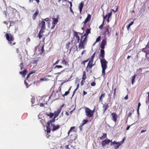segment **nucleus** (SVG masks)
<instances>
[{
    "instance_id": "f257e3e1",
    "label": "nucleus",
    "mask_w": 149,
    "mask_h": 149,
    "mask_svg": "<svg viewBox=\"0 0 149 149\" xmlns=\"http://www.w3.org/2000/svg\"><path fill=\"white\" fill-rule=\"evenodd\" d=\"M88 34L86 33L84 34L83 36L81 37L80 42H79L80 37L77 35H76L77 38L78 42H79V48L80 49L84 48V46L86 45L87 42V36Z\"/></svg>"
},
{
    "instance_id": "f03ea898",
    "label": "nucleus",
    "mask_w": 149,
    "mask_h": 149,
    "mask_svg": "<svg viewBox=\"0 0 149 149\" xmlns=\"http://www.w3.org/2000/svg\"><path fill=\"white\" fill-rule=\"evenodd\" d=\"M100 62L101 63V66L102 68V74L104 76L105 74V70L107 68V64L108 62L104 58H101Z\"/></svg>"
},
{
    "instance_id": "7ed1b4c3",
    "label": "nucleus",
    "mask_w": 149,
    "mask_h": 149,
    "mask_svg": "<svg viewBox=\"0 0 149 149\" xmlns=\"http://www.w3.org/2000/svg\"><path fill=\"white\" fill-rule=\"evenodd\" d=\"M122 143L123 142H121V141L116 142L115 141H114L113 142L111 141V143L110 145L111 146L113 145L114 149H117Z\"/></svg>"
},
{
    "instance_id": "20e7f679",
    "label": "nucleus",
    "mask_w": 149,
    "mask_h": 149,
    "mask_svg": "<svg viewBox=\"0 0 149 149\" xmlns=\"http://www.w3.org/2000/svg\"><path fill=\"white\" fill-rule=\"evenodd\" d=\"M108 27L110 28L109 26H108L104 27L102 30L103 33L105 37H108L109 36V32L108 29Z\"/></svg>"
},
{
    "instance_id": "39448f33",
    "label": "nucleus",
    "mask_w": 149,
    "mask_h": 149,
    "mask_svg": "<svg viewBox=\"0 0 149 149\" xmlns=\"http://www.w3.org/2000/svg\"><path fill=\"white\" fill-rule=\"evenodd\" d=\"M85 112L86 113V115L87 116H88L90 117H92L93 116V112L89 108L85 107Z\"/></svg>"
},
{
    "instance_id": "423d86ee",
    "label": "nucleus",
    "mask_w": 149,
    "mask_h": 149,
    "mask_svg": "<svg viewBox=\"0 0 149 149\" xmlns=\"http://www.w3.org/2000/svg\"><path fill=\"white\" fill-rule=\"evenodd\" d=\"M6 38L9 42L10 45H14L15 42L12 43V41H13V37L10 34L6 33Z\"/></svg>"
},
{
    "instance_id": "0eeeda50",
    "label": "nucleus",
    "mask_w": 149,
    "mask_h": 149,
    "mask_svg": "<svg viewBox=\"0 0 149 149\" xmlns=\"http://www.w3.org/2000/svg\"><path fill=\"white\" fill-rule=\"evenodd\" d=\"M111 141H112V140L106 139L105 140H103L102 141L101 144L102 146L103 147H104L106 146V144H108L110 142L111 143Z\"/></svg>"
},
{
    "instance_id": "6e6552de",
    "label": "nucleus",
    "mask_w": 149,
    "mask_h": 149,
    "mask_svg": "<svg viewBox=\"0 0 149 149\" xmlns=\"http://www.w3.org/2000/svg\"><path fill=\"white\" fill-rule=\"evenodd\" d=\"M52 19H53L52 22V26L51 28V29H53L54 28L56 24H57L58 22V19L53 18H52Z\"/></svg>"
},
{
    "instance_id": "1a4fd4ad",
    "label": "nucleus",
    "mask_w": 149,
    "mask_h": 149,
    "mask_svg": "<svg viewBox=\"0 0 149 149\" xmlns=\"http://www.w3.org/2000/svg\"><path fill=\"white\" fill-rule=\"evenodd\" d=\"M91 19V15L90 14H88L87 15V17L85 21L82 23V24H84V26L87 22L88 21L90 20Z\"/></svg>"
},
{
    "instance_id": "9d476101",
    "label": "nucleus",
    "mask_w": 149,
    "mask_h": 149,
    "mask_svg": "<svg viewBox=\"0 0 149 149\" xmlns=\"http://www.w3.org/2000/svg\"><path fill=\"white\" fill-rule=\"evenodd\" d=\"M111 115H112V120L115 122H116L117 120L118 116L115 113H111Z\"/></svg>"
},
{
    "instance_id": "9b49d317",
    "label": "nucleus",
    "mask_w": 149,
    "mask_h": 149,
    "mask_svg": "<svg viewBox=\"0 0 149 149\" xmlns=\"http://www.w3.org/2000/svg\"><path fill=\"white\" fill-rule=\"evenodd\" d=\"M40 25L41 26V30H44L45 29V23L44 21L41 22Z\"/></svg>"
},
{
    "instance_id": "f8f14e48",
    "label": "nucleus",
    "mask_w": 149,
    "mask_h": 149,
    "mask_svg": "<svg viewBox=\"0 0 149 149\" xmlns=\"http://www.w3.org/2000/svg\"><path fill=\"white\" fill-rule=\"evenodd\" d=\"M100 58H104V51L103 49H102L100 50Z\"/></svg>"
},
{
    "instance_id": "ddd939ff",
    "label": "nucleus",
    "mask_w": 149,
    "mask_h": 149,
    "mask_svg": "<svg viewBox=\"0 0 149 149\" xmlns=\"http://www.w3.org/2000/svg\"><path fill=\"white\" fill-rule=\"evenodd\" d=\"M106 44V41L105 40L103 39L101 42L100 45V47L101 48L103 49L104 48V46Z\"/></svg>"
},
{
    "instance_id": "4468645a",
    "label": "nucleus",
    "mask_w": 149,
    "mask_h": 149,
    "mask_svg": "<svg viewBox=\"0 0 149 149\" xmlns=\"http://www.w3.org/2000/svg\"><path fill=\"white\" fill-rule=\"evenodd\" d=\"M94 65V64H92V63H88V65L86 68V70L87 72L90 70V69Z\"/></svg>"
},
{
    "instance_id": "2eb2a0df",
    "label": "nucleus",
    "mask_w": 149,
    "mask_h": 149,
    "mask_svg": "<svg viewBox=\"0 0 149 149\" xmlns=\"http://www.w3.org/2000/svg\"><path fill=\"white\" fill-rule=\"evenodd\" d=\"M61 110V108H60L58 109L57 111L54 112V118H56L58 116L59 114L60 113Z\"/></svg>"
},
{
    "instance_id": "dca6fc26",
    "label": "nucleus",
    "mask_w": 149,
    "mask_h": 149,
    "mask_svg": "<svg viewBox=\"0 0 149 149\" xmlns=\"http://www.w3.org/2000/svg\"><path fill=\"white\" fill-rule=\"evenodd\" d=\"M51 125L53 127V131L56 130L58 129L59 127V126L58 125H55L54 124H51Z\"/></svg>"
},
{
    "instance_id": "f3484780",
    "label": "nucleus",
    "mask_w": 149,
    "mask_h": 149,
    "mask_svg": "<svg viewBox=\"0 0 149 149\" xmlns=\"http://www.w3.org/2000/svg\"><path fill=\"white\" fill-rule=\"evenodd\" d=\"M95 52L92 55V56H91V57L89 58V62L88 63H93V60L94 58L95 55Z\"/></svg>"
},
{
    "instance_id": "a211bd4d",
    "label": "nucleus",
    "mask_w": 149,
    "mask_h": 149,
    "mask_svg": "<svg viewBox=\"0 0 149 149\" xmlns=\"http://www.w3.org/2000/svg\"><path fill=\"white\" fill-rule=\"evenodd\" d=\"M84 6V3L83 2H81V3L79 4V9L80 12L81 13L83 8V7Z\"/></svg>"
},
{
    "instance_id": "6ab92c4d",
    "label": "nucleus",
    "mask_w": 149,
    "mask_h": 149,
    "mask_svg": "<svg viewBox=\"0 0 149 149\" xmlns=\"http://www.w3.org/2000/svg\"><path fill=\"white\" fill-rule=\"evenodd\" d=\"M44 30H41L40 31L39 33V38L40 39L43 35V33L44 32Z\"/></svg>"
},
{
    "instance_id": "aec40b11",
    "label": "nucleus",
    "mask_w": 149,
    "mask_h": 149,
    "mask_svg": "<svg viewBox=\"0 0 149 149\" xmlns=\"http://www.w3.org/2000/svg\"><path fill=\"white\" fill-rule=\"evenodd\" d=\"M105 93H103L100 96V97L99 99V101L102 102V99H103L105 96Z\"/></svg>"
},
{
    "instance_id": "412c9836",
    "label": "nucleus",
    "mask_w": 149,
    "mask_h": 149,
    "mask_svg": "<svg viewBox=\"0 0 149 149\" xmlns=\"http://www.w3.org/2000/svg\"><path fill=\"white\" fill-rule=\"evenodd\" d=\"M39 13V11L38 10H36V12L33 14V19H34L36 16H37V15Z\"/></svg>"
},
{
    "instance_id": "4be33fe9",
    "label": "nucleus",
    "mask_w": 149,
    "mask_h": 149,
    "mask_svg": "<svg viewBox=\"0 0 149 149\" xmlns=\"http://www.w3.org/2000/svg\"><path fill=\"white\" fill-rule=\"evenodd\" d=\"M26 69L24 70L23 71L20 72L19 73L22 74V76H24V77L25 75L26 74Z\"/></svg>"
},
{
    "instance_id": "5701e85b",
    "label": "nucleus",
    "mask_w": 149,
    "mask_h": 149,
    "mask_svg": "<svg viewBox=\"0 0 149 149\" xmlns=\"http://www.w3.org/2000/svg\"><path fill=\"white\" fill-rule=\"evenodd\" d=\"M106 18V17H103V20L102 24L99 27V28L100 29H102L103 27V24L104 22V20Z\"/></svg>"
},
{
    "instance_id": "b1692460",
    "label": "nucleus",
    "mask_w": 149,
    "mask_h": 149,
    "mask_svg": "<svg viewBox=\"0 0 149 149\" xmlns=\"http://www.w3.org/2000/svg\"><path fill=\"white\" fill-rule=\"evenodd\" d=\"M106 137L107 134L105 133H103V136L102 137H100V139L101 140H103Z\"/></svg>"
},
{
    "instance_id": "393cba45",
    "label": "nucleus",
    "mask_w": 149,
    "mask_h": 149,
    "mask_svg": "<svg viewBox=\"0 0 149 149\" xmlns=\"http://www.w3.org/2000/svg\"><path fill=\"white\" fill-rule=\"evenodd\" d=\"M86 78V74L85 71L83 72V75L82 77V79L83 80H85Z\"/></svg>"
},
{
    "instance_id": "a878e982",
    "label": "nucleus",
    "mask_w": 149,
    "mask_h": 149,
    "mask_svg": "<svg viewBox=\"0 0 149 149\" xmlns=\"http://www.w3.org/2000/svg\"><path fill=\"white\" fill-rule=\"evenodd\" d=\"M112 11H111L110 13H108V14H107L105 16H104L103 17H106V18L107 17H110L112 15Z\"/></svg>"
},
{
    "instance_id": "bb28decb",
    "label": "nucleus",
    "mask_w": 149,
    "mask_h": 149,
    "mask_svg": "<svg viewBox=\"0 0 149 149\" xmlns=\"http://www.w3.org/2000/svg\"><path fill=\"white\" fill-rule=\"evenodd\" d=\"M136 75H134L132 77V83L133 85L134 84V80L136 77Z\"/></svg>"
},
{
    "instance_id": "cd10ccee",
    "label": "nucleus",
    "mask_w": 149,
    "mask_h": 149,
    "mask_svg": "<svg viewBox=\"0 0 149 149\" xmlns=\"http://www.w3.org/2000/svg\"><path fill=\"white\" fill-rule=\"evenodd\" d=\"M71 87L69 89V90L68 91H66L65 92V94H63V96H65V95H67L68 94H69V93H70V92H69V90H70V89H71Z\"/></svg>"
},
{
    "instance_id": "c85d7f7f",
    "label": "nucleus",
    "mask_w": 149,
    "mask_h": 149,
    "mask_svg": "<svg viewBox=\"0 0 149 149\" xmlns=\"http://www.w3.org/2000/svg\"><path fill=\"white\" fill-rule=\"evenodd\" d=\"M134 23V22H132L131 23H130L127 26V28L128 30H129V29L130 28V26L132 25Z\"/></svg>"
},
{
    "instance_id": "c756f323",
    "label": "nucleus",
    "mask_w": 149,
    "mask_h": 149,
    "mask_svg": "<svg viewBox=\"0 0 149 149\" xmlns=\"http://www.w3.org/2000/svg\"><path fill=\"white\" fill-rule=\"evenodd\" d=\"M47 116H49L50 118H52L54 115V114L53 113L51 112L49 114H47Z\"/></svg>"
},
{
    "instance_id": "7c9ffc66",
    "label": "nucleus",
    "mask_w": 149,
    "mask_h": 149,
    "mask_svg": "<svg viewBox=\"0 0 149 149\" xmlns=\"http://www.w3.org/2000/svg\"><path fill=\"white\" fill-rule=\"evenodd\" d=\"M103 108L104 109H105L107 110L108 108V104H104L103 107Z\"/></svg>"
},
{
    "instance_id": "2f4dec72",
    "label": "nucleus",
    "mask_w": 149,
    "mask_h": 149,
    "mask_svg": "<svg viewBox=\"0 0 149 149\" xmlns=\"http://www.w3.org/2000/svg\"><path fill=\"white\" fill-rule=\"evenodd\" d=\"M62 66H61V65H56V66L54 68V69H56V68H57V69H58V68H62Z\"/></svg>"
},
{
    "instance_id": "473e14b6",
    "label": "nucleus",
    "mask_w": 149,
    "mask_h": 149,
    "mask_svg": "<svg viewBox=\"0 0 149 149\" xmlns=\"http://www.w3.org/2000/svg\"><path fill=\"white\" fill-rule=\"evenodd\" d=\"M86 33L88 34L91 33V29H87L86 30Z\"/></svg>"
},
{
    "instance_id": "72a5a7b5",
    "label": "nucleus",
    "mask_w": 149,
    "mask_h": 149,
    "mask_svg": "<svg viewBox=\"0 0 149 149\" xmlns=\"http://www.w3.org/2000/svg\"><path fill=\"white\" fill-rule=\"evenodd\" d=\"M47 131L48 134L50 132V130L49 127H47Z\"/></svg>"
},
{
    "instance_id": "f704fd0d",
    "label": "nucleus",
    "mask_w": 149,
    "mask_h": 149,
    "mask_svg": "<svg viewBox=\"0 0 149 149\" xmlns=\"http://www.w3.org/2000/svg\"><path fill=\"white\" fill-rule=\"evenodd\" d=\"M40 51L41 52H40V54H42L44 51V46H42L40 50Z\"/></svg>"
},
{
    "instance_id": "c9c22d12",
    "label": "nucleus",
    "mask_w": 149,
    "mask_h": 149,
    "mask_svg": "<svg viewBox=\"0 0 149 149\" xmlns=\"http://www.w3.org/2000/svg\"><path fill=\"white\" fill-rule=\"evenodd\" d=\"M74 128H75V127H71L70 130H69V131L68 133V135L69 134L70 132H71L73 129H74Z\"/></svg>"
},
{
    "instance_id": "e433bc0d",
    "label": "nucleus",
    "mask_w": 149,
    "mask_h": 149,
    "mask_svg": "<svg viewBox=\"0 0 149 149\" xmlns=\"http://www.w3.org/2000/svg\"><path fill=\"white\" fill-rule=\"evenodd\" d=\"M100 38H101V37L100 36H99L98 37H97L96 39L95 42H97L99 41L100 40Z\"/></svg>"
},
{
    "instance_id": "4c0bfd02",
    "label": "nucleus",
    "mask_w": 149,
    "mask_h": 149,
    "mask_svg": "<svg viewBox=\"0 0 149 149\" xmlns=\"http://www.w3.org/2000/svg\"><path fill=\"white\" fill-rule=\"evenodd\" d=\"M140 106H141V104H140V103L139 102L138 104V108H137V112L138 113H139V107Z\"/></svg>"
},
{
    "instance_id": "58836bf2",
    "label": "nucleus",
    "mask_w": 149,
    "mask_h": 149,
    "mask_svg": "<svg viewBox=\"0 0 149 149\" xmlns=\"http://www.w3.org/2000/svg\"><path fill=\"white\" fill-rule=\"evenodd\" d=\"M54 118H54L52 119L51 120H50L49 121L50 122V123H52V122H54L55 120V118Z\"/></svg>"
},
{
    "instance_id": "ea45409f",
    "label": "nucleus",
    "mask_w": 149,
    "mask_h": 149,
    "mask_svg": "<svg viewBox=\"0 0 149 149\" xmlns=\"http://www.w3.org/2000/svg\"><path fill=\"white\" fill-rule=\"evenodd\" d=\"M49 121L47 123V127H49L50 124L51 123Z\"/></svg>"
},
{
    "instance_id": "a19ab883",
    "label": "nucleus",
    "mask_w": 149,
    "mask_h": 149,
    "mask_svg": "<svg viewBox=\"0 0 149 149\" xmlns=\"http://www.w3.org/2000/svg\"><path fill=\"white\" fill-rule=\"evenodd\" d=\"M96 84L95 83V82H93L91 84V85L92 86H95Z\"/></svg>"
},
{
    "instance_id": "79ce46f5",
    "label": "nucleus",
    "mask_w": 149,
    "mask_h": 149,
    "mask_svg": "<svg viewBox=\"0 0 149 149\" xmlns=\"http://www.w3.org/2000/svg\"><path fill=\"white\" fill-rule=\"evenodd\" d=\"M31 102L32 104L34 102V99L33 98H32L31 100Z\"/></svg>"
},
{
    "instance_id": "37998d69",
    "label": "nucleus",
    "mask_w": 149,
    "mask_h": 149,
    "mask_svg": "<svg viewBox=\"0 0 149 149\" xmlns=\"http://www.w3.org/2000/svg\"><path fill=\"white\" fill-rule=\"evenodd\" d=\"M24 83H25V85L26 86V88H28V84L27 83V82H26V81L25 80L24 81Z\"/></svg>"
},
{
    "instance_id": "c03bdc74",
    "label": "nucleus",
    "mask_w": 149,
    "mask_h": 149,
    "mask_svg": "<svg viewBox=\"0 0 149 149\" xmlns=\"http://www.w3.org/2000/svg\"><path fill=\"white\" fill-rule=\"evenodd\" d=\"M88 122V120H84L83 121V122L85 124H86Z\"/></svg>"
},
{
    "instance_id": "a18cd8bd",
    "label": "nucleus",
    "mask_w": 149,
    "mask_h": 149,
    "mask_svg": "<svg viewBox=\"0 0 149 149\" xmlns=\"http://www.w3.org/2000/svg\"><path fill=\"white\" fill-rule=\"evenodd\" d=\"M46 22H48L49 21V18H46L43 19Z\"/></svg>"
},
{
    "instance_id": "49530a36",
    "label": "nucleus",
    "mask_w": 149,
    "mask_h": 149,
    "mask_svg": "<svg viewBox=\"0 0 149 149\" xmlns=\"http://www.w3.org/2000/svg\"><path fill=\"white\" fill-rule=\"evenodd\" d=\"M144 52H145L146 53V56L147 54H149V50L148 51H144Z\"/></svg>"
},
{
    "instance_id": "de8ad7c7",
    "label": "nucleus",
    "mask_w": 149,
    "mask_h": 149,
    "mask_svg": "<svg viewBox=\"0 0 149 149\" xmlns=\"http://www.w3.org/2000/svg\"><path fill=\"white\" fill-rule=\"evenodd\" d=\"M59 60H58L57 61L53 64V65L57 64L59 61Z\"/></svg>"
},
{
    "instance_id": "09e8293b",
    "label": "nucleus",
    "mask_w": 149,
    "mask_h": 149,
    "mask_svg": "<svg viewBox=\"0 0 149 149\" xmlns=\"http://www.w3.org/2000/svg\"><path fill=\"white\" fill-rule=\"evenodd\" d=\"M62 63L63 64H65L66 63V61L64 59L62 61Z\"/></svg>"
},
{
    "instance_id": "8fccbe9b",
    "label": "nucleus",
    "mask_w": 149,
    "mask_h": 149,
    "mask_svg": "<svg viewBox=\"0 0 149 149\" xmlns=\"http://www.w3.org/2000/svg\"><path fill=\"white\" fill-rule=\"evenodd\" d=\"M38 61L37 60H34L33 61V63L36 64Z\"/></svg>"
},
{
    "instance_id": "3c124183",
    "label": "nucleus",
    "mask_w": 149,
    "mask_h": 149,
    "mask_svg": "<svg viewBox=\"0 0 149 149\" xmlns=\"http://www.w3.org/2000/svg\"><path fill=\"white\" fill-rule=\"evenodd\" d=\"M34 72H35V71H33L30 72L29 73V74H31L34 73Z\"/></svg>"
},
{
    "instance_id": "603ef678",
    "label": "nucleus",
    "mask_w": 149,
    "mask_h": 149,
    "mask_svg": "<svg viewBox=\"0 0 149 149\" xmlns=\"http://www.w3.org/2000/svg\"><path fill=\"white\" fill-rule=\"evenodd\" d=\"M83 127L81 125H80L79 126V128H80V130L81 131L82 130V127Z\"/></svg>"
},
{
    "instance_id": "864d4df0",
    "label": "nucleus",
    "mask_w": 149,
    "mask_h": 149,
    "mask_svg": "<svg viewBox=\"0 0 149 149\" xmlns=\"http://www.w3.org/2000/svg\"><path fill=\"white\" fill-rule=\"evenodd\" d=\"M132 114V112H130L129 114H128V116L129 117H130L131 116V114Z\"/></svg>"
},
{
    "instance_id": "5fc2aeb1",
    "label": "nucleus",
    "mask_w": 149,
    "mask_h": 149,
    "mask_svg": "<svg viewBox=\"0 0 149 149\" xmlns=\"http://www.w3.org/2000/svg\"><path fill=\"white\" fill-rule=\"evenodd\" d=\"M77 89H76L73 92V94L72 95V96H73V95H74V94L75 93V92H76V91H77Z\"/></svg>"
},
{
    "instance_id": "6e6d98bb",
    "label": "nucleus",
    "mask_w": 149,
    "mask_h": 149,
    "mask_svg": "<svg viewBox=\"0 0 149 149\" xmlns=\"http://www.w3.org/2000/svg\"><path fill=\"white\" fill-rule=\"evenodd\" d=\"M22 63H20V68H21V70L22 69L23 67V66H22Z\"/></svg>"
},
{
    "instance_id": "4d7b16f0",
    "label": "nucleus",
    "mask_w": 149,
    "mask_h": 149,
    "mask_svg": "<svg viewBox=\"0 0 149 149\" xmlns=\"http://www.w3.org/2000/svg\"><path fill=\"white\" fill-rule=\"evenodd\" d=\"M130 126H131V125H130V126H128L127 127V128H126V130H129V128H130Z\"/></svg>"
},
{
    "instance_id": "13d9d810",
    "label": "nucleus",
    "mask_w": 149,
    "mask_h": 149,
    "mask_svg": "<svg viewBox=\"0 0 149 149\" xmlns=\"http://www.w3.org/2000/svg\"><path fill=\"white\" fill-rule=\"evenodd\" d=\"M83 93L84 94V95H85L86 94H87V92H86L85 91H84L83 92Z\"/></svg>"
},
{
    "instance_id": "bf43d9fd",
    "label": "nucleus",
    "mask_w": 149,
    "mask_h": 149,
    "mask_svg": "<svg viewBox=\"0 0 149 149\" xmlns=\"http://www.w3.org/2000/svg\"><path fill=\"white\" fill-rule=\"evenodd\" d=\"M85 52H86V51H85V50H83V51L82 52V53H81V54H82V55H83V54H84L85 53Z\"/></svg>"
},
{
    "instance_id": "052dcab7",
    "label": "nucleus",
    "mask_w": 149,
    "mask_h": 149,
    "mask_svg": "<svg viewBox=\"0 0 149 149\" xmlns=\"http://www.w3.org/2000/svg\"><path fill=\"white\" fill-rule=\"evenodd\" d=\"M84 80H82L81 81V85H83V82H85V81H84Z\"/></svg>"
},
{
    "instance_id": "680f3d73",
    "label": "nucleus",
    "mask_w": 149,
    "mask_h": 149,
    "mask_svg": "<svg viewBox=\"0 0 149 149\" xmlns=\"http://www.w3.org/2000/svg\"><path fill=\"white\" fill-rule=\"evenodd\" d=\"M40 107H43L44 106V104L42 103H41L40 104Z\"/></svg>"
},
{
    "instance_id": "e2e57ef3",
    "label": "nucleus",
    "mask_w": 149,
    "mask_h": 149,
    "mask_svg": "<svg viewBox=\"0 0 149 149\" xmlns=\"http://www.w3.org/2000/svg\"><path fill=\"white\" fill-rule=\"evenodd\" d=\"M128 98V96H127V95H126L125 97H124V99H125V100H127V99Z\"/></svg>"
},
{
    "instance_id": "0e129e2a",
    "label": "nucleus",
    "mask_w": 149,
    "mask_h": 149,
    "mask_svg": "<svg viewBox=\"0 0 149 149\" xmlns=\"http://www.w3.org/2000/svg\"><path fill=\"white\" fill-rule=\"evenodd\" d=\"M117 9H118V8H117L116 10H114L113 9H111V10L113 11L114 12H115L117 10Z\"/></svg>"
},
{
    "instance_id": "69168bd1",
    "label": "nucleus",
    "mask_w": 149,
    "mask_h": 149,
    "mask_svg": "<svg viewBox=\"0 0 149 149\" xmlns=\"http://www.w3.org/2000/svg\"><path fill=\"white\" fill-rule=\"evenodd\" d=\"M31 74H30L29 73L27 76V77H26V79H28L29 77L30 76V75Z\"/></svg>"
},
{
    "instance_id": "338daca9",
    "label": "nucleus",
    "mask_w": 149,
    "mask_h": 149,
    "mask_svg": "<svg viewBox=\"0 0 149 149\" xmlns=\"http://www.w3.org/2000/svg\"><path fill=\"white\" fill-rule=\"evenodd\" d=\"M110 17H107V21L108 22H109V19Z\"/></svg>"
},
{
    "instance_id": "774afa93",
    "label": "nucleus",
    "mask_w": 149,
    "mask_h": 149,
    "mask_svg": "<svg viewBox=\"0 0 149 149\" xmlns=\"http://www.w3.org/2000/svg\"><path fill=\"white\" fill-rule=\"evenodd\" d=\"M147 94H148V99L149 101V92L147 93Z\"/></svg>"
}]
</instances>
